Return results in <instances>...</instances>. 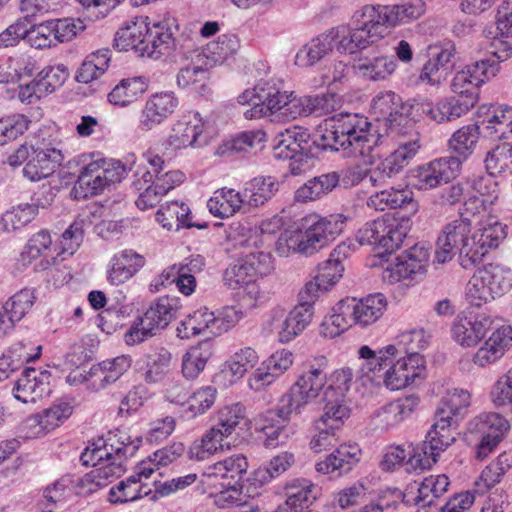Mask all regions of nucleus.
Here are the masks:
<instances>
[{
    "label": "nucleus",
    "instance_id": "f704fd0d",
    "mask_svg": "<svg viewBox=\"0 0 512 512\" xmlns=\"http://www.w3.org/2000/svg\"><path fill=\"white\" fill-rule=\"evenodd\" d=\"M152 24L148 16H134L127 20L115 35V45L118 49L134 50L139 54L140 46L151 28Z\"/></svg>",
    "mask_w": 512,
    "mask_h": 512
},
{
    "label": "nucleus",
    "instance_id": "603ef678",
    "mask_svg": "<svg viewBox=\"0 0 512 512\" xmlns=\"http://www.w3.org/2000/svg\"><path fill=\"white\" fill-rule=\"evenodd\" d=\"M110 61L109 49H100L89 54L78 69L76 80L87 84L100 78L107 71Z\"/></svg>",
    "mask_w": 512,
    "mask_h": 512
},
{
    "label": "nucleus",
    "instance_id": "6e6d98bb",
    "mask_svg": "<svg viewBox=\"0 0 512 512\" xmlns=\"http://www.w3.org/2000/svg\"><path fill=\"white\" fill-rule=\"evenodd\" d=\"M407 190L387 189L371 195L367 200V206L377 211H385L400 208L405 204L411 205L415 210L416 204Z\"/></svg>",
    "mask_w": 512,
    "mask_h": 512
},
{
    "label": "nucleus",
    "instance_id": "e433bc0d",
    "mask_svg": "<svg viewBox=\"0 0 512 512\" xmlns=\"http://www.w3.org/2000/svg\"><path fill=\"white\" fill-rule=\"evenodd\" d=\"M360 448L356 444H342L323 461L316 464V470L323 474L342 475L352 469L360 459Z\"/></svg>",
    "mask_w": 512,
    "mask_h": 512
},
{
    "label": "nucleus",
    "instance_id": "bf43d9fd",
    "mask_svg": "<svg viewBox=\"0 0 512 512\" xmlns=\"http://www.w3.org/2000/svg\"><path fill=\"white\" fill-rule=\"evenodd\" d=\"M38 204L24 203L7 210L1 217L3 231L13 232L29 224L38 214Z\"/></svg>",
    "mask_w": 512,
    "mask_h": 512
},
{
    "label": "nucleus",
    "instance_id": "3c124183",
    "mask_svg": "<svg viewBox=\"0 0 512 512\" xmlns=\"http://www.w3.org/2000/svg\"><path fill=\"white\" fill-rule=\"evenodd\" d=\"M479 127L476 124H468L456 130L448 140V147L454 157L465 161L474 152L479 140Z\"/></svg>",
    "mask_w": 512,
    "mask_h": 512
},
{
    "label": "nucleus",
    "instance_id": "09e8293b",
    "mask_svg": "<svg viewBox=\"0 0 512 512\" xmlns=\"http://www.w3.org/2000/svg\"><path fill=\"white\" fill-rule=\"evenodd\" d=\"M349 255V246L341 243L330 254V257L318 267L316 277L318 281L325 284L327 289L335 285L343 275L344 266L342 261Z\"/></svg>",
    "mask_w": 512,
    "mask_h": 512
},
{
    "label": "nucleus",
    "instance_id": "b1692460",
    "mask_svg": "<svg viewBox=\"0 0 512 512\" xmlns=\"http://www.w3.org/2000/svg\"><path fill=\"white\" fill-rule=\"evenodd\" d=\"M387 307L386 297L381 293L369 295L363 299L342 301L343 311L350 313V320L360 327L377 322Z\"/></svg>",
    "mask_w": 512,
    "mask_h": 512
},
{
    "label": "nucleus",
    "instance_id": "39448f33",
    "mask_svg": "<svg viewBox=\"0 0 512 512\" xmlns=\"http://www.w3.org/2000/svg\"><path fill=\"white\" fill-rule=\"evenodd\" d=\"M355 26L339 25L310 39L296 53L295 64L311 67L320 62L335 48L341 54H354L369 46L358 17Z\"/></svg>",
    "mask_w": 512,
    "mask_h": 512
},
{
    "label": "nucleus",
    "instance_id": "f3484780",
    "mask_svg": "<svg viewBox=\"0 0 512 512\" xmlns=\"http://www.w3.org/2000/svg\"><path fill=\"white\" fill-rule=\"evenodd\" d=\"M247 469V458L243 454H233L208 465L202 473L201 483L208 488H217L218 485L241 484Z\"/></svg>",
    "mask_w": 512,
    "mask_h": 512
},
{
    "label": "nucleus",
    "instance_id": "8fccbe9b",
    "mask_svg": "<svg viewBox=\"0 0 512 512\" xmlns=\"http://www.w3.org/2000/svg\"><path fill=\"white\" fill-rule=\"evenodd\" d=\"M383 232L379 233V248L391 253L398 249L409 232L408 221L399 220L390 216L380 218Z\"/></svg>",
    "mask_w": 512,
    "mask_h": 512
},
{
    "label": "nucleus",
    "instance_id": "58836bf2",
    "mask_svg": "<svg viewBox=\"0 0 512 512\" xmlns=\"http://www.w3.org/2000/svg\"><path fill=\"white\" fill-rule=\"evenodd\" d=\"M51 249L52 238L50 233L46 230H41L32 235L28 240L24 250L20 254L19 261L21 262L22 266L26 267L32 264L34 260L43 257L35 269L45 270L56 259V257L51 256L52 261L49 260V252Z\"/></svg>",
    "mask_w": 512,
    "mask_h": 512
},
{
    "label": "nucleus",
    "instance_id": "423d86ee",
    "mask_svg": "<svg viewBox=\"0 0 512 512\" xmlns=\"http://www.w3.org/2000/svg\"><path fill=\"white\" fill-rule=\"evenodd\" d=\"M426 10L423 0H408L393 6H364L354 17H358L369 46L389 33V26L421 17Z\"/></svg>",
    "mask_w": 512,
    "mask_h": 512
},
{
    "label": "nucleus",
    "instance_id": "4c0bfd02",
    "mask_svg": "<svg viewBox=\"0 0 512 512\" xmlns=\"http://www.w3.org/2000/svg\"><path fill=\"white\" fill-rule=\"evenodd\" d=\"M509 428V421L495 412L481 413L469 424L471 433L479 438L490 440L492 444H499Z\"/></svg>",
    "mask_w": 512,
    "mask_h": 512
},
{
    "label": "nucleus",
    "instance_id": "393cba45",
    "mask_svg": "<svg viewBox=\"0 0 512 512\" xmlns=\"http://www.w3.org/2000/svg\"><path fill=\"white\" fill-rule=\"evenodd\" d=\"M492 319L485 315H458L452 325V338L462 347H472L492 328Z\"/></svg>",
    "mask_w": 512,
    "mask_h": 512
},
{
    "label": "nucleus",
    "instance_id": "412c9836",
    "mask_svg": "<svg viewBox=\"0 0 512 512\" xmlns=\"http://www.w3.org/2000/svg\"><path fill=\"white\" fill-rule=\"evenodd\" d=\"M425 361L423 356H399L383 372L382 382L390 390H400L423 377Z\"/></svg>",
    "mask_w": 512,
    "mask_h": 512
},
{
    "label": "nucleus",
    "instance_id": "a19ab883",
    "mask_svg": "<svg viewBox=\"0 0 512 512\" xmlns=\"http://www.w3.org/2000/svg\"><path fill=\"white\" fill-rule=\"evenodd\" d=\"M279 183L271 176L255 177L245 184L242 191L244 205L249 211L268 202L278 191Z\"/></svg>",
    "mask_w": 512,
    "mask_h": 512
},
{
    "label": "nucleus",
    "instance_id": "f8f14e48",
    "mask_svg": "<svg viewBox=\"0 0 512 512\" xmlns=\"http://www.w3.org/2000/svg\"><path fill=\"white\" fill-rule=\"evenodd\" d=\"M504 237V227L498 222L478 229L472 228L469 240L465 241V247L458 254L461 266L464 269L474 267L491 249L498 247Z\"/></svg>",
    "mask_w": 512,
    "mask_h": 512
},
{
    "label": "nucleus",
    "instance_id": "ea45409f",
    "mask_svg": "<svg viewBox=\"0 0 512 512\" xmlns=\"http://www.w3.org/2000/svg\"><path fill=\"white\" fill-rule=\"evenodd\" d=\"M454 52L452 48H444L432 54V57L424 64L419 76V81L431 86L442 84L453 69Z\"/></svg>",
    "mask_w": 512,
    "mask_h": 512
},
{
    "label": "nucleus",
    "instance_id": "69168bd1",
    "mask_svg": "<svg viewBox=\"0 0 512 512\" xmlns=\"http://www.w3.org/2000/svg\"><path fill=\"white\" fill-rule=\"evenodd\" d=\"M485 166L490 176L512 172V144L503 142L487 153Z\"/></svg>",
    "mask_w": 512,
    "mask_h": 512
},
{
    "label": "nucleus",
    "instance_id": "0e129e2a",
    "mask_svg": "<svg viewBox=\"0 0 512 512\" xmlns=\"http://www.w3.org/2000/svg\"><path fill=\"white\" fill-rule=\"evenodd\" d=\"M449 484V479L444 474L430 475L424 478L418 486L416 504L423 507L432 505L435 499L447 491Z\"/></svg>",
    "mask_w": 512,
    "mask_h": 512
},
{
    "label": "nucleus",
    "instance_id": "473e14b6",
    "mask_svg": "<svg viewBox=\"0 0 512 512\" xmlns=\"http://www.w3.org/2000/svg\"><path fill=\"white\" fill-rule=\"evenodd\" d=\"M145 264L142 255L131 249H124L110 260L107 280L112 285H120L131 279Z\"/></svg>",
    "mask_w": 512,
    "mask_h": 512
},
{
    "label": "nucleus",
    "instance_id": "338daca9",
    "mask_svg": "<svg viewBox=\"0 0 512 512\" xmlns=\"http://www.w3.org/2000/svg\"><path fill=\"white\" fill-rule=\"evenodd\" d=\"M353 324L350 313H346L340 301L332 312L327 315L320 325V334L325 338H335Z\"/></svg>",
    "mask_w": 512,
    "mask_h": 512
},
{
    "label": "nucleus",
    "instance_id": "37998d69",
    "mask_svg": "<svg viewBox=\"0 0 512 512\" xmlns=\"http://www.w3.org/2000/svg\"><path fill=\"white\" fill-rule=\"evenodd\" d=\"M309 133L300 127H293L280 132L275 138L274 152L280 159L293 158L306 150Z\"/></svg>",
    "mask_w": 512,
    "mask_h": 512
},
{
    "label": "nucleus",
    "instance_id": "9d476101",
    "mask_svg": "<svg viewBox=\"0 0 512 512\" xmlns=\"http://www.w3.org/2000/svg\"><path fill=\"white\" fill-rule=\"evenodd\" d=\"M125 174L126 169L119 161L98 157L82 167L74 186L76 197L98 195L111 184L120 182Z\"/></svg>",
    "mask_w": 512,
    "mask_h": 512
},
{
    "label": "nucleus",
    "instance_id": "c85d7f7f",
    "mask_svg": "<svg viewBox=\"0 0 512 512\" xmlns=\"http://www.w3.org/2000/svg\"><path fill=\"white\" fill-rule=\"evenodd\" d=\"M419 403V397L409 395L382 406L372 418L375 428L388 430L397 426L412 415Z\"/></svg>",
    "mask_w": 512,
    "mask_h": 512
},
{
    "label": "nucleus",
    "instance_id": "a18cd8bd",
    "mask_svg": "<svg viewBox=\"0 0 512 512\" xmlns=\"http://www.w3.org/2000/svg\"><path fill=\"white\" fill-rule=\"evenodd\" d=\"M172 354L163 347L157 348L144 357L142 377L148 384L161 383L171 371Z\"/></svg>",
    "mask_w": 512,
    "mask_h": 512
},
{
    "label": "nucleus",
    "instance_id": "a211bd4d",
    "mask_svg": "<svg viewBox=\"0 0 512 512\" xmlns=\"http://www.w3.org/2000/svg\"><path fill=\"white\" fill-rule=\"evenodd\" d=\"M178 104V98L172 91L150 95L140 112L138 129L146 133L162 125L175 112Z\"/></svg>",
    "mask_w": 512,
    "mask_h": 512
},
{
    "label": "nucleus",
    "instance_id": "c03bdc74",
    "mask_svg": "<svg viewBox=\"0 0 512 512\" xmlns=\"http://www.w3.org/2000/svg\"><path fill=\"white\" fill-rule=\"evenodd\" d=\"M157 222L168 231H178L182 228H191L190 208L183 202H167L156 213Z\"/></svg>",
    "mask_w": 512,
    "mask_h": 512
},
{
    "label": "nucleus",
    "instance_id": "c9c22d12",
    "mask_svg": "<svg viewBox=\"0 0 512 512\" xmlns=\"http://www.w3.org/2000/svg\"><path fill=\"white\" fill-rule=\"evenodd\" d=\"M285 505L291 510L304 509L314 503L320 495V488L306 478H293L285 482Z\"/></svg>",
    "mask_w": 512,
    "mask_h": 512
},
{
    "label": "nucleus",
    "instance_id": "cd10ccee",
    "mask_svg": "<svg viewBox=\"0 0 512 512\" xmlns=\"http://www.w3.org/2000/svg\"><path fill=\"white\" fill-rule=\"evenodd\" d=\"M397 348L387 345L378 351L372 350L369 346L363 345L358 350L361 364L359 366L360 376L370 381L382 380V371L397 358Z\"/></svg>",
    "mask_w": 512,
    "mask_h": 512
},
{
    "label": "nucleus",
    "instance_id": "1a4fd4ad",
    "mask_svg": "<svg viewBox=\"0 0 512 512\" xmlns=\"http://www.w3.org/2000/svg\"><path fill=\"white\" fill-rule=\"evenodd\" d=\"M318 366L311 365L304 370L289 390L281 396L283 413L305 412L310 403L323 396L327 384L326 360L322 358Z\"/></svg>",
    "mask_w": 512,
    "mask_h": 512
},
{
    "label": "nucleus",
    "instance_id": "f03ea898",
    "mask_svg": "<svg viewBox=\"0 0 512 512\" xmlns=\"http://www.w3.org/2000/svg\"><path fill=\"white\" fill-rule=\"evenodd\" d=\"M141 439H132L125 431L109 432L106 438H98L81 453L80 460L93 470L80 480L85 493H94L106 487L126 471L125 463L139 449Z\"/></svg>",
    "mask_w": 512,
    "mask_h": 512
},
{
    "label": "nucleus",
    "instance_id": "680f3d73",
    "mask_svg": "<svg viewBox=\"0 0 512 512\" xmlns=\"http://www.w3.org/2000/svg\"><path fill=\"white\" fill-rule=\"evenodd\" d=\"M302 106L301 116H323L335 111L341 104V99L333 93L321 95L300 96Z\"/></svg>",
    "mask_w": 512,
    "mask_h": 512
},
{
    "label": "nucleus",
    "instance_id": "2eb2a0df",
    "mask_svg": "<svg viewBox=\"0 0 512 512\" xmlns=\"http://www.w3.org/2000/svg\"><path fill=\"white\" fill-rule=\"evenodd\" d=\"M59 145L60 142L43 137L35 146H31L34 155L23 168L24 177L30 181H40L52 175L64 159Z\"/></svg>",
    "mask_w": 512,
    "mask_h": 512
},
{
    "label": "nucleus",
    "instance_id": "a878e982",
    "mask_svg": "<svg viewBox=\"0 0 512 512\" xmlns=\"http://www.w3.org/2000/svg\"><path fill=\"white\" fill-rule=\"evenodd\" d=\"M50 378L51 373L47 370L26 368L15 383V398L23 403H29L48 396L51 393Z\"/></svg>",
    "mask_w": 512,
    "mask_h": 512
},
{
    "label": "nucleus",
    "instance_id": "de8ad7c7",
    "mask_svg": "<svg viewBox=\"0 0 512 512\" xmlns=\"http://www.w3.org/2000/svg\"><path fill=\"white\" fill-rule=\"evenodd\" d=\"M440 435L432 438L431 429L428 431L426 441L422 446L415 447L409 455L407 465L414 471L422 472L430 469L436 462L438 456L444 452L450 445L441 446L435 443Z\"/></svg>",
    "mask_w": 512,
    "mask_h": 512
},
{
    "label": "nucleus",
    "instance_id": "4d7b16f0",
    "mask_svg": "<svg viewBox=\"0 0 512 512\" xmlns=\"http://www.w3.org/2000/svg\"><path fill=\"white\" fill-rule=\"evenodd\" d=\"M211 356V344L207 341L191 347L182 358L183 376L187 379L197 378Z\"/></svg>",
    "mask_w": 512,
    "mask_h": 512
},
{
    "label": "nucleus",
    "instance_id": "72a5a7b5",
    "mask_svg": "<svg viewBox=\"0 0 512 512\" xmlns=\"http://www.w3.org/2000/svg\"><path fill=\"white\" fill-rule=\"evenodd\" d=\"M396 60L387 55L360 56L354 63L355 73L366 81L387 80L396 70Z\"/></svg>",
    "mask_w": 512,
    "mask_h": 512
},
{
    "label": "nucleus",
    "instance_id": "4468645a",
    "mask_svg": "<svg viewBox=\"0 0 512 512\" xmlns=\"http://www.w3.org/2000/svg\"><path fill=\"white\" fill-rule=\"evenodd\" d=\"M461 168L462 161L457 157L434 159L413 171V186L423 191L437 188L455 179L460 174Z\"/></svg>",
    "mask_w": 512,
    "mask_h": 512
},
{
    "label": "nucleus",
    "instance_id": "aec40b11",
    "mask_svg": "<svg viewBox=\"0 0 512 512\" xmlns=\"http://www.w3.org/2000/svg\"><path fill=\"white\" fill-rule=\"evenodd\" d=\"M474 98L454 95L433 104L424 100L415 105L416 111L436 123L454 121L467 114L474 107Z\"/></svg>",
    "mask_w": 512,
    "mask_h": 512
},
{
    "label": "nucleus",
    "instance_id": "e2e57ef3",
    "mask_svg": "<svg viewBox=\"0 0 512 512\" xmlns=\"http://www.w3.org/2000/svg\"><path fill=\"white\" fill-rule=\"evenodd\" d=\"M430 335L422 328L412 329L402 332L397 343L391 344L397 348V357H412V355L421 356L420 350L428 346Z\"/></svg>",
    "mask_w": 512,
    "mask_h": 512
},
{
    "label": "nucleus",
    "instance_id": "9b49d317",
    "mask_svg": "<svg viewBox=\"0 0 512 512\" xmlns=\"http://www.w3.org/2000/svg\"><path fill=\"white\" fill-rule=\"evenodd\" d=\"M178 299L161 297L140 317L124 335L128 345L139 344L168 326L178 311Z\"/></svg>",
    "mask_w": 512,
    "mask_h": 512
},
{
    "label": "nucleus",
    "instance_id": "6e6552de",
    "mask_svg": "<svg viewBox=\"0 0 512 512\" xmlns=\"http://www.w3.org/2000/svg\"><path fill=\"white\" fill-rule=\"evenodd\" d=\"M471 403V395L467 390L454 388L448 390L442 397L435 412L434 423L431 426V435L435 443L441 446L451 445L456 440L457 427L465 416Z\"/></svg>",
    "mask_w": 512,
    "mask_h": 512
},
{
    "label": "nucleus",
    "instance_id": "49530a36",
    "mask_svg": "<svg viewBox=\"0 0 512 512\" xmlns=\"http://www.w3.org/2000/svg\"><path fill=\"white\" fill-rule=\"evenodd\" d=\"M184 451L185 447L181 442H174L158 449L138 464V474L147 479L156 469L167 467L176 462L182 457Z\"/></svg>",
    "mask_w": 512,
    "mask_h": 512
},
{
    "label": "nucleus",
    "instance_id": "7ed1b4c3",
    "mask_svg": "<svg viewBox=\"0 0 512 512\" xmlns=\"http://www.w3.org/2000/svg\"><path fill=\"white\" fill-rule=\"evenodd\" d=\"M346 218L342 214L321 217L309 214L299 224L280 235L276 250L280 256L290 253H301L309 256L326 247L341 234Z\"/></svg>",
    "mask_w": 512,
    "mask_h": 512
},
{
    "label": "nucleus",
    "instance_id": "052dcab7",
    "mask_svg": "<svg viewBox=\"0 0 512 512\" xmlns=\"http://www.w3.org/2000/svg\"><path fill=\"white\" fill-rule=\"evenodd\" d=\"M142 477L144 476L139 475L137 469L136 475H132L126 480L120 481L116 487H112L109 492L110 502L126 503L135 501L143 495L147 496L150 493V490H146V487H143L140 484Z\"/></svg>",
    "mask_w": 512,
    "mask_h": 512
},
{
    "label": "nucleus",
    "instance_id": "4be33fe9",
    "mask_svg": "<svg viewBox=\"0 0 512 512\" xmlns=\"http://www.w3.org/2000/svg\"><path fill=\"white\" fill-rule=\"evenodd\" d=\"M476 61L458 71L451 83L452 91L458 96H471L474 98V105L478 101V87L495 77V66Z\"/></svg>",
    "mask_w": 512,
    "mask_h": 512
},
{
    "label": "nucleus",
    "instance_id": "f257e3e1",
    "mask_svg": "<svg viewBox=\"0 0 512 512\" xmlns=\"http://www.w3.org/2000/svg\"><path fill=\"white\" fill-rule=\"evenodd\" d=\"M411 109L395 92H379L371 102L375 125L363 115L339 113L318 126L314 143L323 150L342 151L345 157L369 156L375 147L389 141L398 144L371 174L374 184L385 182L399 174L420 147L408 117Z\"/></svg>",
    "mask_w": 512,
    "mask_h": 512
},
{
    "label": "nucleus",
    "instance_id": "20e7f679",
    "mask_svg": "<svg viewBox=\"0 0 512 512\" xmlns=\"http://www.w3.org/2000/svg\"><path fill=\"white\" fill-rule=\"evenodd\" d=\"M238 103L251 106L244 111L246 119L274 117V120H294L301 116L300 96L281 91L270 81H261L238 96Z\"/></svg>",
    "mask_w": 512,
    "mask_h": 512
},
{
    "label": "nucleus",
    "instance_id": "bb28decb",
    "mask_svg": "<svg viewBox=\"0 0 512 512\" xmlns=\"http://www.w3.org/2000/svg\"><path fill=\"white\" fill-rule=\"evenodd\" d=\"M203 130L204 122L200 114L189 112L174 123L165 145L173 150L194 147Z\"/></svg>",
    "mask_w": 512,
    "mask_h": 512
},
{
    "label": "nucleus",
    "instance_id": "774afa93",
    "mask_svg": "<svg viewBox=\"0 0 512 512\" xmlns=\"http://www.w3.org/2000/svg\"><path fill=\"white\" fill-rule=\"evenodd\" d=\"M245 418V407L241 403H233L218 410L214 426L231 436Z\"/></svg>",
    "mask_w": 512,
    "mask_h": 512
},
{
    "label": "nucleus",
    "instance_id": "ddd939ff",
    "mask_svg": "<svg viewBox=\"0 0 512 512\" xmlns=\"http://www.w3.org/2000/svg\"><path fill=\"white\" fill-rule=\"evenodd\" d=\"M429 258V248L423 243H417L389 263L383 270L382 278L393 284L422 276L427 270Z\"/></svg>",
    "mask_w": 512,
    "mask_h": 512
},
{
    "label": "nucleus",
    "instance_id": "2f4dec72",
    "mask_svg": "<svg viewBox=\"0 0 512 512\" xmlns=\"http://www.w3.org/2000/svg\"><path fill=\"white\" fill-rule=\"evenodd\" d=\"M130 366L131 359L127 356L105 360L92 366L84 380L90 382V386L96 390L103 389L116 382Z\"/></svg>",
    "mask_w": 512,
    "mask_h": 512
},
{
    "label": "nucleus",
    "instance_id": "13d9d810",
    "mask_svg": "<svg viewBox=\"0 0 512 512\" xmlns=\"http://www.w3.org/2000/svg\"><path fill=\"white\" fill-rule=\"evenodd\" d=\"M323 414L318 419L321 425H330L340 429L345 420L350 416V408L345 397L323 395Z\"/></svg>",
    "mask_w": 512,
    "mask_h": 512
},
{
    "label": "nucleus",
    "instance_id": "c756f323",
    "mask_svg": "<svg viewBox=\"0 0 512 512\" xmlns=\"http://www.w3.org/2000/svg\"><path fill=\"white\" fill-rule=\"evenodd\" d=\"M512 344V327L497 328L478 348L472 361L478 367H488L499 361Z\"/></svg>",
    "mask_w": 512,
    "mask_h": 512
},
{
    "label": "nucleus",
    "instance_id": "864d4df0",
    "mask_svg": "<svg viewBox=\"0 0 512 512\" xmlns=\"http://www.w3.org/2000/svg\"><path fill=\"white\" fill-rule=\"evenodd\" d=\"M146 88L147 84L143 77L125 78L108 94V100L111 104L125 107L136 101Z\"/></svg>",
    "mask_w": 512,
    "mask_h": 512
},
{
    "label": "nucleus",
    "instance_id": "6ab92c4d",
    "mask_svg": "<svg viewBox=\"0 0 512 512\" xmlns=\"http://www.w3.org/2000/svg\"><path fill=\"white\" fill-rule=\"evenodd\" d=\"M472 228L468 218H459L447 223L437 238L434 261L444 264L455 254H459L461 248L465 247V241L469 240Z\"/></svg>",
    "mask_w": 512,
    "mask_h": 512
},
{
    "label": "nucleus",
    "instance_id": "dca6fc26",
    "mask_svg": "<svg viewBox=\"0 0 512 512\" xmlns=\"http://www.w3.org/2000/svg\"><path fill=\"white\" fill-rule=\"evenodd\" d=\"M313 310L308 305H296L289 313L276 307L270 312L269 327L281 343H288L300 335L310 324Z\"/></svg>",
    "mask_w": 512,
    "mask_h": 512
},
{
    "label": "nucleus",
    "instance_id": "0eeeda50",
    "mask_svg": "<svg viewBox=\"0 0 512 512\" xmlns=\"http://www.w3.org/2000/svg\"><path fill=\"white\" fill-rule=\"evenodd\" d=\"M512 288V271L498 264L488 263L478 268L466 286V300L481 307L506 294Z\"/></svg>",
    "mask_w": 512,
    "mask_h": 512
},
{
    "label": "nucleus",
    "instance_id": "5701e85b",
    "mask_svg": "<svg viewBox=\"0 0 512 512\" xmlns=\"http://www.w3.org/2000/svg\"><path fill=\"white\" fill-rule=\"evenodd\" d=\"M212 67V62L207 53H197L192 61L177 73L178 86L190 89L202 96L208 95L210 92L208 82Z\"/></svg>",
    "mask_w": 512,
    "mask_h": 512
},
{
    "label": "nucleus",
    "instance_id": "7c9ffc66",
    "mask_svg": "<svg viewBox=\"0 0 512 512\" xmlns=\"http://www.w3.org/2000/svg\"><path fill=\"white\" fill-rule=\"evenodd\" d=\"M174 19H164L154 22L140 46L139 54L152 59H159L164 55H169L175 46V39L170 30V25Z\"/></svg>",
    "mask_w": 512,
    "mask_h": 512
},
{
    "label": "nucleus",
    "instance_id": "5fc2aeb1",
    "mask_svg": "<svg viewBox=\"0 0 512 512\" xmlns=\"http://www.w3.org/2000/svg\"><path fill=\"white\" fill-rule=\"evenodd\" d=\"M339 183V175L336 172L315 177L301 187L295 193V199L299 202L316 200L331 192Z\"/></svg>",
    "mask_w": 512,
    "mask_h": 512
},
{
    "label": "nucleus",
    "instance_id": "79ce46f5",
    "mask_svg": "<svg viewBox=\"0 0 512 512\" xmlns=\"http://www.w3.org/2000/svg\"><path fill=\"white\" fill-rule=\"evenodd\" d=\"M243 193L231 188H222L214 192L208 200L207 207L216 217L228 218L243 210L248 212L244 205Z\"/></svg>",
    "mask_w": 512,
    "mask_h": 512
}]
</instances>
